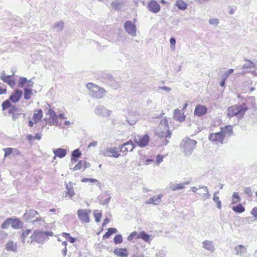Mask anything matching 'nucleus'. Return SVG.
I'll return each instance as SVG.
<instances>
[{
    "label": "nucleus",
    "mask_w": 257,
    "mask_h": 257,
    "mask_svg": "<svg viewBox=\"0 0 257 257\" xmlns=\"http://www.w3.org/2000/svg\"><path fill=\"white\" fill-rule=\"evenodd\" d=\"M53 234V232L51 231H43L39 229L35 230L30 236V242L32 243L35 241L38 243L43 244L45 240L48 238V236H52Z\"/></svg>",
    "instance_id": "1"
},
{
    "label": "nucleus",
    "mask_w": 257,
    "mask_h": 257,
    "mask_svg": "<svg viewBox=\"0 0 257 257\" xmlns=\"http://www.w3.org/2000/svg\"><path fill=\"white\" fill-rule=\"evenodd\" d=\"M97 77L100 81L106 83L115 90L119 87V84L111 74L101 72L98 73Z\"/></svg>",
    "instance_id": "2"
},
{
    "label": "nucleus",
    "mask_w": 257,
    "mask_h": 257,
    "mask_svg": "<svg viewBox=\"0 0 257 257\" xmlns=\"http://www.w3.org/2000/svg\"><path fill=\"white\" fill-rule=\"evenodd\" d=\"M86 87L90 90L89 95L94 98H101L105 93L104 88L92 83H88Z\"/></svg>",
    "instance_id": "3"
},
{
    "label": "nucleus",
    "mask_w": 257,
    "mask_h": 257,
    "mask_svg": "<svg viewBox=\"0 0 257 257\" xmlns=\"http://www.w3.org/2000/svg\"><path fill=\"white\" fill-rule=\"evenodd\" d=\"M196 143L197 142L195 140L186 138L182 141L180 145L183 148L185 155H190L195 148Z\"/></svg>",
    "instance_id": "4"
},
{
    "label": "nucleus",
    "mask_w": 257,
    "mask_h": 257,
    "mask_svg": "<svg viewBox=\"0 0 257 257\" xmlns=\"http://www.w3.org/2000/svg\"><path fill=\"white\" fill-rule=\"evenodd\" d=\"M150 137L148 135L146 134L143 136H137L135 137V143L140 147H145L149 143Z\"/></svg>",
    "instance_id": "5"
},
{
    "label": "nucleus",
    "mask_w": 257,
    "mask_h": 257,
    "mask_svg": "<svg viewBox=\"0 0 257 257\" xmlns=\"http://www.w3.org/2000/svg\"><path fill=\"white\" fill-rule=\"evenodd\" d=\"M89 210L80 209L77 211V215L79 219L81 222L89 223L90 220L89 218Z\"/></svg>",
    "instance_id": "6"
},
{
    "label": "nucleus",
    "mask_w": 257,
    "mask_h": 257,
    "mask_svg": "<svg viewBox=\"0 0 257 257\" xmlns=\"http://www.w3.org/2000/svg\"><path fill=\"white\" fill-rule=\"evenodd\" d=\"M235 106L236 109V117L238 119H241L243 117L245 112L248 109V108L246 106L244 103H242L240 104L235 105Z\"/></svg>",
    "instance_id": "7"
},
{
    "label": "nucleus",
    "mask_w": 257,
    "mask_h": 257,
    "mask_svg": "<svg viewBox=\"0 0 257 257\" xmlns=\"http://www.w3.org/2000/svg\"><path fill=\"white\" fill-rule=\"evenodd\" d=\"M224 138V134H223V132L220 131L216 133L211 134L209 135L208 139L210 141L213 142H219L222 144Z\"/></svg>",
    "instance_id": "8"
},
{
    "label": "nucleus",
    "mask_w": 257,
    "mask_h": 257,
    "mask_svg": "<svg viewBox=\"0 0 257 257\" xmlns=\"http://www.w3.org/2000/svg\"><path fill=\"white\" fill-rule=\"evenodd\" d=\"M124 28L127 33L132 36H136V26L131 21H126L124 24Z\"/></svg>",
    "instance_id": "9"
},
{
    "label": "nucleus",
    "mask_w": 257,
    "mask_h": 257,
    "mask_svg": "<svg viewBox=\"0 0 257 257\" xmlns=\"http://www.w3.org/2000/svg\"><path fill=\"white\" fill-rule=\"evenodd\" d=\"M208 108L204 105H197L194 111V114L197 116H202L206 114L207 112Z\"/></svg>",
    "instance_id": "10"
},
{
    "label": "nucleus",
    "mask_w": 257,
    "mask_h": 257,
    "mask_svg": "<svg viewBox=\"0 0 257 257\" xmlns=\"http://www.w3.org/2000/svg\"><path fill=\"white\" fill-rule=\"evenodd\" d=\"M23 91L19 89H16L12 92L9 97L10 100L14 103H17L20 101L22 97Z\"/></svg>",
    "instance_id": "11"
},
{
    "label": "nucleus",
    "mask_w": 257,
    "mask_h": 257,
    "mask_svg": "<svg viewBox=\"0 0 257 257\" xmlns=\"http://www.w3.org/2000/svg\"><path fill=\"white\" fill-rule=\"evenodd\" d=\"M94 112L97 115L102 117H106L110 114V111L102 105H97L96 106Z\"/></svg>",
    "instance_id": "12"
},
{
    "label": "nucleus",
    "mask_w": 257,
    "mask_h": 257,
    "mask_svg": "<svg viewBox=\"0 0 257 257\" xmlns=\"http://www.w3.org/2000/svg\"><path fill=\"white\" fill-rule=\"evenodd\" d=\"M147 8L150 12L155 14L158 13L161 10L159 4L154 0H151L149 2Z\"/></svg>",
    "instance_id": "13"
},
{
    "label": "nucleus",
    "mask_w": 257,
    "mask_h": 257,
    "mask_svg": "<svg viewBox=\"0 0 257 257\" xmlns=\"http://www.w3.org/2000/svg\"><path fill=\"white\" fill-rule=\"evenodd\" d=\"M140 115L136 112H130L128 115V116L126 117V121L128 124L131 125H133L137 122L138 119L139 118Z\"/></svg>",
    "instance_id": "14"
},
{
    "label": "nucleus",
    "mask_w": 257,
    "mask_h": 257,
    "mask_svg": "<svg viewBox=\"0 0 257 257\" xmlns=\"http://www.w3.org/2000/svg\"><path fill=\"white\" fill-rule=\"evenodd\" d=\"M15 75V72H13V74L11 75H6V77L1 76V79L3 80L4 83H7L11 87H13L15 84V81L12 79V77Z\"/></svg>",
    "instance_id": "15"
},
{
    "label": "nucleus",
    "mask_w": 257,
    "mask_h": 257,
    "mask_svg": "<svg viewBox=\"0 0 257 257\" xmlns=\"http://www.w3.org/2000/svg\"><path fill=\"white\" fill-rule=\"evenodd\" d=\"M163 197L162 194H159L157 196H154L151 197L148 200H147L145 203L147 204H154L157 205L159 204L161 201V198Z\"/></svg>",
    "instance_id": "16"
},
{
    "label": "nucleus",
    "mask_w": 257,
    "mask_h": 257,
    "mask_svg": "<svg viewBox=\"0 0 257 257\" xmlns=\"http://www.w3.org/2000/svg\"><path fill=\"white\" fill-rule=\"evenodd\" d=\"M190 181L184 182L183 183L178 184H173L171 183L170 185V188L172 191H176L177 190H181L185 188V186L186 185H188L190 184Z\"/></svg>",
    "instance_id": "17"
},
{
    "label": "nucleus",
    "mask_w": 257,
    "mask_h": 257,
    "mask_svg": "<svg viewBox=\"0 0 257 257\" xmlns=\"http://www.w3.org/2000/svg\"><path fill=\"white\" fill-rule=\"evenodd\" d=\"M235 254L240 256H243L247 252L246 248L245 246L240 244L234 247Z\"/></svg>",
    "instance_id": "18"
},
{
    "label": "nucleus",
    "mask_w": 257,
    "mask_h": 257,
    "mask_svg": "<svg viewBox=\"0 0 257 257\" xmlns=\"http://www.w3.org/2000/svg\"><path fill=\"white\" fill-rule=\"evenodd\" d=\"M53 152L55 155V157H58L59 158H64L67 154V150L60 148L53 149Z\"/></svg>",
    "instance_id": "19"
},
{
    "label": "nucleus",
    "mask_w": 257,
    "mask_h": 257,
    "mask_svg": "<svg viewBox=\"0 0 257 257\" xmlns=\"http://www.w3.org/2000/svg\"><path fill=\"white\" fill-rule=\"evenodd\" d=\"M174 117L176 120L182 122L185 120L186 116L180 110L176 109L174 111Z\"/></svg>",
    "instance_id": "20"
},
{
    "label": "nucleus",
    "mask_w": 257,
    "mask_h": 257,
    "mask_svg": "<svg viewBox=\"0 0 257 257\" xmlns=\"http://www.w3.org/2000/svg\"><path fill=\"white\" fill-rule=\"evenodd\" d=\"M38 212L34 210H27L24 214L23 217L24 218L28 221L32 218H33L35 215H37Z\"/></svg>",
    "instance_id": "21"
},
{
    "label": "nucleus",
    "mask_w": 257,
    "mask_h": 257,
    "mask_svg": "<svg viewBox=\"0 0 257 257\" xmlns=\"http://www.w3.org/2000/svg\"><path fill=\"white\" fill-rule=\"evenodd\" d=\"M47 114L49 115L50 118L52 119V124L56 125L58 123V115L54 110L51 108L49 109Z\"/></svg>",
    "instance_id": "22"
},
{
    "label": "nucleus",
    "mask_w": 257,
    "mask_h": 257,
    "mask_svg": "<svg viewBox=\"0 0 257 257\" xmlns=\"http://www.w3.org/2000/svg\"><path fill=\"white\" fill-rule=\"evenodd\" d=\"M202 247L211 252L214 250V245L212 241L204 240L202 243Z\"/></svg>",
    "instance_id": "23"
},
{
    "label": "nucleus",
    "mask_w": 257,
    "mask_h": 257,
    "mask_svg": "<svg viewBox=\"0 0 257 257\" xmlns=\"http://www.w3.org/2000/svg\"><path fill=\"white\" fill-rule=\"evenodd\" d=\"M113 253L120 257H127L128 255L126 248H115L113 251Z\"/></svg>",
    "instance_id": "24"
},
{
    "label": "nucleus",
    "mask_w": 257,
    "mask_h": 257,
    "mask_svg": "<svg viewBox=\"0 0 257 257\" xmlns=\"http://www.w3.org/2000/svg\"><path fill=\"white\" fill-rule=\"evenodd\" d=\"M23 222L18 218L13 219L12 218L11 222V227L14 229H19L21 228L23 225Z\"/></svg>",
    "instance_id": "25"
},
{
    "label": "nucleus",
    "mask_w": 257,
    "mask_h": 257,
    "mask_svg": "<svg viewBox=\"0 0 257 257\" xmlns=\"http://www.w3.org/2000/svg\"><path fill=\"white\" fill-rule=\"evenodd\" d=\"M108 149L111 157H114L115 158H117L119 157L120 156L119 152H120L119 150V146H118V148L112 147L108 148Z\"/></svg>",
    "instance_id": "26"
},
{
    "label": "nucleus",
    "mask_w": 257,
    "mask_h": 257,
    "mask_svg": "<svg viewBox=\"0 0 257 257\" xmlns=\"http://www.w3.org/2000/svg\"><path fill=\"white\" fill-rule=\"evenodd\" d=\"M33 114V119L35 123H37L39 120H41L43 116V111L41 109H39Z\"/></svg>",
    "instance_id": "27"
},
{
    "label": "nucleus",
    "mask_w": 257,
    "mask_h": 257,
    "mask_svg": "<svg viewBox=\"0 0 257 257\" xmlns=\"http://www.w3.org/2000/svg\"><path fill=\"white\" fill-rule=\"evenodd\" d=\"M175 6L180 10L184 11L187 9L188 5L183 0H177Z\"/></svg>",
    "instance_id": "28"
},
{
    "label": "nucleus",
    "mask_w": 257,
    "mask_h": 257,
    "mask_svg": "<svg viewBox=\"0 0 257 257\" xmlns=\"http://www.w3.org/2000/svg\"><path fill=\"white\" fill-rule=\"evenodd\" d=\"M244 61L245 63L242 66L243 69H249L251 68L257 69V66L255 63H253L252 61L247 60L246 58L244 59Z\"/></svg>",
    "instance_id": "29"
},
{
    "label": "nucleus",
    "mask_w": 257,
    "mask_h": 257,
    "mask_svg": "<svg viewBox=\"0 0 257 257\" xmlns=\"http://www.w3.org/2000/svg\"><path fill=\"white\" fill-rule=\"evenodd\" d=\"M66 188L67 190L66 194L72 198L75 195V193L72 185V182H69L68 184L66 183Z\"/></svg>",
    "instance_id": "30"
},
{
    "label": "nucleus",
    "mask_w": 257,
    "mask_h": 257,
    "mask_svg": "<svg viewBox=\"0 0 257 257\" xmlns=\"http://www.w3.org/2000/svg\"><path fill=\"white\" fill-rule=\"evenodd\" d=\"M6 248L8 251H16L17 244L14 243L13 241L11 240L7 243Z\"/></svg>",
    "instance_id": "31"
},
{
    "label": "nucleus",
    "mask_w": 257,
    "mask_h": 257,
    "mask_svg": "<svg viewBox=\"0 0 257 257\" xmlns=\"http://www.w3.org/2000/svg\"><path fill=\"white\" fill-rule=\"evenodd\" d=\"M137 238H141L146 242H149L150 240V236L144 231H143L138 234Z\"/></svg>",
    "instance_id": "32"
},
{
    "label": "nucleus",
    "mask_w": 257,
    "mask_h": 257,
    "mask_svg": "<svg viewBox=\"0 0 257 257\" xmlns=\"http://www.w3.org/2000/svg\"><path fill=\"white\" fill-rule=\"evenodd\" d=\"M232 210L236 213H241L245 211L244 207L241 203L238 204L237 205L233 206L232 207Z\"/></svg>",
    "instance_id": "33"
},
{
    "label": "nucleus",
    "mask_w": 257,
    "mask_h": 257,
    "mask_svg": "<svg viewBox=\"0 0 257 257\" xmlns=\"http://www.w3.org/2000/svg\"><path fill=\"white\" fill-rule=\"evenodd\" d=\"M235 109H236L235 105H232L228 107L227 108L228 113L227 114V116L229 118H231L233 116H236Z\"/></svg>",
    "instance_id": "34"
},
{
    "label": "nucleus",
    "mask_w": 257,
    "mask_h": 257,
    "mask_svg": "<svg viewBox=\"0 0 257 257\" xmlns=\"http://www.w3.org/2000/svg\"><path fill=\"white\" fill-rule=\"evenodd\" d=\"M221 132H223V134H224L225 136L226 134H228V136H231L233 134L232 127L230 125L225 126L224 128H221Z\"/></svg>",
    "instance_id": "35"
},
{
    "label": "nucleus",
    "mask_w": 257,
    "mask_h": 257,
    "mask_svg": "<svg viewBox=\"0 0 257 257\" xmlns=\"http://www.w3.org/2000/svg\"><path fill=\"white\" fill-rule=\"evenodd\" d=\"M158 137L160 138H165L166 139H170L171 137L172 133L170 130H167L166 133L164 132H158Z\"/></svg>",
    "instance_id": "36"
},
{
    "label": "nucleus",
    "mask_w": 257,
    "mask_h": 257,
    "mask_svg": "<svg viewBox=\"0 0 257 257\" xmlns=\"http://www.w3.org/2000/svg\"><path fill=\"white\" fill-rule=\"evenodd\" d=\"M117 232V229L115 228L110 227L108 229L107 232H106L103 235V238L104 239L108 238L112 234L115 233Z\"/></svg>",
    "instance_id": "37"
},
{
    "label": "nucleus",
    "mask_w": 257,
    "mask_h": 257,
    "mask_svg": "<svg viewBox=\"0 0 257 257\" xmlns=\"http://www.w3.org/2000/svg\"><path fill=\"white\" fill-rule=\"evenodd\" d=\"M32 95V89L31 88H25L24 90V97L26 100H29L31 98Z\"/></svg>",
    "instance_id": "38"
},
{
    "label": "nucleus",
    "mask_w": 257,
    "mask_h": 257,
    "mask_svg": "<svg viewBox=\"0 0 257 257\" xmlns=\"http://www.w3.org/2000/svg\"><path fill=\"white\" fill-rule=\"evenodd\" d=\"M12 102L9 98L5 100L2 104V110H5L9 109L13 105Z\"/></svg>",
    "instance_id": "39"
},
{
    "label": "nucleus",
    "mask_w": 257,
    "mask_h": 257,
    "mask_svg": "<svg viewBox=\"0 0 257 257\" xmlns=\"http://www.w3.org/2000/svg\"><path fill=\"white\" fill-rule=\"evenodd\" d=\"M219 193V191H216L213 194V200L216 203L217 207L218 209H221V202L219 200V197L217 196V194Z\"/></svg>",
    "instance_id": "40"
},
{
    "label": "nucleus",
    "mask_w": 257,
    "mask_h": 257,
    "mask_svg": "<svg viewBox=\"0 0 257 257\" xmlns=\"http://www.w3.org/2000/svg\"><path fill=\"white\" fill-rule=\"evenodd\" d=\"M81 182L83 183H86L87 182H90L91 183H97V185H100V183L98 180L91 178H84L82 179Z\"/></svg>",
    "instance_id": "41"
},
{
    "label": "nucleus",
    "mask_w": 257,
    "mask_h": 257,
    "mask_svg": "<svg viewBox=\"0 0 257 257\" xmlns=\"http://www.w3.org/2000/svg\"><path fill=\"white\" fill-rule=\"evenodd\" d=\"M12 222V217L7 218L1 225V228L3 229H7L9 228L11 222Z\"/></svg>",
    "instance_id": "42"
},
{
    "label": "nucleus",
    "mask_w": 257,
    "mask_h": 257,
    "mask_svg": "<svg viewBox=\"0 0 257 257\" xmlns=\"http://www.w3.org/2000/svg\"><path fill=\"white\" fill-rule=\"evenodd\" d=\"M93 215L95 218V220L96 222H99L100 221L101 217L102 216V213L100 211L98 210H96L94 211Z\"/></svg>",
    "instance_id": "43"
},
{
    "label": "nucleus",
    "mask_w": 257,
    "mask_h": 257,
    "mask_svg": "<svg viewBox=\"0 0 257 257\" xmlns=\"http://www.w3.org/2000/svg\"><path fill=\"white\" fill-rule=\"evenodd\" d=\"M28 80L26 77H20L18 82V86L20 87H23L27 82Z\"/></svg>",
    "instance_id": "44"
},
{
    "label": "nucleus",
    "mask_w": 257,
    "mask_h": 257,
    "mask_svg": "<svg viewBox=\"0 0 257 257\" xmlns=\"http://www.w3.org/2000/svg\"><path fill=\"white\" fill-rule=\"evenodd\" d=\"M81 155L82 153L80 152V150L79 149H76L72 151L71 154V157L78 159L81 157Z\"/></svg>",
    "instance_id": "45"
},
{
    "label": "nucleus",
    "mask_w": 257,
    "mask_h": 257,
    "mask_svg": "<svg viewBox=\"0 0 257 257\" xmlns=\"http://www.w3.org/2000/svg\"><path fill=\"white\" fill-rule=\"evenodd\" d=\"M25 116H26L25 113H19V112H18V111H17L16 113H15L14 114H13V115H12V119L13 121H15L17 119L20 118L21 116H22V117H25Z\"/></svg>",
    "instance_id": "46"
},
{
    "label": "nucleus",
    "mask_w": 257,
    "mask_h": 257,
    "mask_svg": "<svg viewBox=\"0 0 257 257\" xmlns=\"http://www.w3.org/2000/svg\"><path fill=\"white\" fill-rule=\"evenodd\" d=\"M31 232V230L29 229L22 232L21 237L23 243L25 242V239L29 235Z\"/></svg>",
    "instance_id": "47"
},
{
    "label": "nucleus",
    "mask_w": 257,
    "mask_h": 257,
    "mask_svg": "<svg viewBox=\"0 0 257 257\" xmlns=\"http://www.w3.org/2000/svg\"><path fill=\"white\" fill-rule=\"evenodd\" d=\"M114 243L116 244L120 243L122 242V236L120 234L116 235L114 238Z\"/></svg>",
    "instance_id": "48"
},
{
    "label": "nucleus",
    "mask_w": 257,
    "mask_h": 257,
    "mask_svg": "<svg viewBox=\"0 0 257 257\" xmlns=\"http://www.w3.org/2000/svg\"><path fill=\"white\" fill-rule=\"evenodd\" d=\"M64 25V23L61 21L56 23L54 28L57 29V31L59 32L62 30Z\"/></svg>",
    "instance_id": "49"
},
{
    "label": "nucleus",
    "mask_w": 257,
    "mask_h": 257,
    "mask_svg": "<svg viewBox=\"0 0 257 257\" xmlns=\"http://www.w3.org/2000/svg\"><path fill=\"white\" fill-rule=\"evenodd\" d=\"M232 204H235L238 202H239L240 201V198L239 196L238 195V193L236 192H234L232 195Z\"/></svg>",
    "instance_id": "50"
},
{
    "label": "nucleus",
    "mask_w": 257,
    "mask_h": 257,
    "mask_svg": "<svg viewBox=\"0 0 257 257\" xmlns=\"http://www.w3.org/2000/svg\"><path fill=\"white\" fill-rule=\"evenodd\" d=\"M119 150L120 152L123 153H127L128 151H130V147L127 146V145H125L123 144L121 145H119Z\"/></svg>",
    "instance_id": "51"
},
{
    "label": "nucleus",
    "mask_w": 257,
    "mask_h": 257,
    "mask_svg": "<svg viewBox=\"0 0 257 257\" xmlns=\"http://www.w3.org/2000/svg\"><path fill=\"white\" fill-rule=\"evenodd\" d=\"M111 5L114 9H115V10H118L120 9L121 4L119 2L116 1L115 2H112Z\"/></svg>",
    "instance_id": "52"
},
{
    "label": "nucleus",
    "mask_w": 257,
    "mask_h": 257,
    "mask_svg": "<svg viewBox=\"0 0 257 257\" xmlns=\"http://www.w3.org/2000/svg\"><path fill=\"white\" fill-rule=\"evenodd\" d=\"M18 110V107H17L16 105H13L10 108L8 111V113L9 114H14L16 112H17Z\"/></svg>",
    "instance_id": "53"
},
{
    "label": "nucleus",
    "mask_w": 257,
    "mask_h": 257,
    "mask_svg": "<svg viewBox=\"0 0 257 257\" xmlns=\"http://www.w3.org/2000/svg\"><path fill=\"white\" fill-rule=\"evenodd\" d=\"M3 150L5 152L4 157L6 158L12 153L13 149L12 148H7L3 149Z\"/></svg>",
    "instance_id": "54"
},
{
    "label": "nucleus",
    "mask_w": 257,
    "mask_h": 257,
    "mask_svg": "<svg viewBox=\"0 0 257 257\" xmlns=\"http://www.w3.org/2000/svg\"><path fill=\"white\" fill-rule=\"evenodd\" d=\"M123 144L130 147V152L133 151L134 149L136 147V145L133 143L132 140H130Z\"/></svg>",
    "instance_id": "55"
},
{
    "label": "nucleus",
    "mask_w": 257,
    "mask_h": 257,
    "mask_svg": "<svg viewBox=\"0 0 257 257\" xmlns=\"http://www.w3.org/2000/svg\"><path fill=\"white\" fill-rule=\"evenodd\" d=\"M209 23L210 25L217 26L219 24V20L217 19H211L209 20Z\"/></svg>",
    "instance_id": "56"
},
{
    "label": "nucleus",
    "mask_w": 257,
    "mask_h": 257,
    "mask_svg": "<svg viewBox=\"0 0 257 257\" xmlns=\"http://www.w3.org/2000/svg\"><path fill=\"white\" fill-rule=\"evenodd\" d=\"M82 161H79L78 163L72 168L73 171L79 170L82 167Z\"/></svg>",
    "instance_id": "57"
},
{
    "label": "nucleus",
    "mask_w": 257,
    "mask_h": 257,
    "mask_svg": "<svg viewBox=\"0 0 257 257\" xmlns=\"http://www.w3.org/2000/svg\"><path fill=\"white\" fill-rule=\"evenodd\" d=\"M206 193H204L202 195V199L205 200L207 199H209L210 198L211 195L210 194L208 189H207V191H205Z\"/></svg>",
    "instance_id": "58"
},
{
    "label": "nucleus",
    "mask_w": 257,
    "mask_h": 257,
    "mask_svg": "<svg viewBox=\"0 0 257 257\" xmlns=\"http://www.w3.org/2000/svg\"><path fill=\"white\" fill-rule=\"evenodd\" d=\"M176 39L174 37H172L170 39V43L171 49H174L175 48Z\"/></svg>",
    "instance_id": "59"
},
{
    "label": "nucleus",
    "mask_w": 257,
    "mask_h": 257,
    "mask_svg": "<svg viewBox=\"0 0 257 257\" xmlns=\"http://www.w3.org/2000/svg\"><path fill=\"white\" fill-rule=\"evenodd\" d=\"M138 234L137 232L133 231L127 237V240L129 241H131L133 239V238Z\"/></svg>",
    "instance_id": "60"
},
{
    "label": "nucleus",
    "mask_w": 257,
    "mask_h": 257,
    "mask_svg": "<svg viewBox=\"0 0 257 257\" xmlns=\"http://www.w3.org/2000/svg\"><path fill=\"white\" fill-rule=\"evenodd\" d=\"M233 69H230L228 71H226L222 76L227 78L233 72Z\"/></svg>",
    "instance_id": "61"
},
{
    "label": "nucleus",
    "mask_w": 257,
    "mask_h": 257,
    "mask_svg": "<svg viewBox=\"0 0 257 257\" xmlns=\"http://www.w3.org/2000/svg\"><path fill=\"white\" fill-rule=\"evenodd\" d=\"M244 193L248 196H251L252 194V190L250 187H246L244 189Z\"/></svg>",
    "instance_id": "62"
},
{
    "label": "nucleus",
    "mask_w": 257,
    "mask_h": 257,
    "mask_svg": "<svg viewBox=\"0 0 257 257\" xmlns=\"http://www.w3.org/2000/svg\"><path fill=\"white\" fill-rule=\"evenodd\" d=\"M163 157L161 155H158L156 156V160L157 164H160L163 161Z\"/></svg>",
    "instance_id": "63"
},
{
    "label": "nucleus",
    "mask_w": 257,
    "mask_h": 257,
    "mask_svg": "<svg viewBox=\"0 0 257 257\" xmlns=\"http://www.w3.org/2000/svg\"><path fill=\"white\" fill-rule=\"evenodd\" d=\"M251 214L255 217L257 218V207L252 208L251 211Z\"/></svg>",
    "instance_id": "64"
}]
</instances>
